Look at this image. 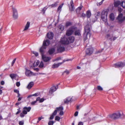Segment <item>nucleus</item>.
<instances>
[{
    "label": "nucleus",
    "instance_id": "obj_37",
    "mask_svg": "<svg viewBox=\"0 0 125 125\" xmlns=\"http://www.w3.org/2000/svg\"><path fill=\"white\" fill-rule=\"evenodd\" d=\"M58 2H56L54 4H52L50 6H51V7H55L57 6V3Z\"/></svg>",
    "mask_w": 125,
    "mask_h": 125
},
{
    "label": "nucleus",
    "instance_id": "obj_30",
    "mask_svg": "<svg viewBox=\"0 0 125 125\" xmlns=\"http://www.w3.org/2000/svg\"><path fill=\"white\" fill-rule=\"evenodd\" d=\"M64 26L61 24L60 25L58 26L59 29H60L61 31H63L64 29Z\"/></svg>",
    "mask_w": 125,
    "mask_h": 125
},
{
    "label": "nucleus",
    "instance_id": "obj_1",
    "mask_svg": "<svg viewBox=\"0 0 125 125\" xmlns=\"http://www.w3.org/2000/svg\"><path fill=\"white\" fill-rule=\"evenodd\" d=\"M107 118L109 120L117 119L120 118H125V115L123 113L121 114L120 112L118 111L112 115H108Z\"/></svg>",
    "mask_w": 125,
    "mask_h": 125
},
{
    "label": "nucleus",
    "instance_id": "obj_44",
    "mask_svg": "<svg viewBox=\"0 0 125 125\" xmlns=\"http://www.w3.org/2000/svg\"><path fill=\"white\" fill-rule=\"evenodd\" d=\"M60 119V117L58 116H56L55 117V120L56 121H59Z\"/></svg>",
    "mask_w": 125,
    "mask_h": 125
},
{
    "label": "nucleus",
    "instance_id": "obj_56",
    "mask_svg": "<svg viewBox=\"0 0 125 125\" xmlns=\"http://www.w3.org/2000/svg\"><path fill=\"white\" fill-rule=\"evenodd\" d=\"M18 111L16 113V114L17 115L19 113H20L21 111V110L20 109H18Z\"/></svg>",
    "mask_w": 125,
    "mask_h": 125
},
{
    "label": "nucleus",
    "instance_id": "obj_55",
    "mask_svg": "<svg viewBox=\"0 0 125 125\" xmlns=\"http://www.w3.org/2000/svg\"><path fill=\"white\" fill-rule=\"evenodd\" d=\"M78 111L76 112L74 114V116H77L78 114Z\"/></svg>",
    "mask_w": 125,
    "mask_h": 125
},
{
    "label": "nucleus",
    "instance_id": "obj_49",
    "mask_svg": "<svg viewBox=\"0 0 125 125\" xmlns=\"http://www.w3.org/2000/svg\"><path fill=\"white\" fill-rule=\"evenodd\" d=\"M44 118L42 117V116H41V117H39L38 118V121L37 122V123H38L39 122V121H40L42 119H43Z\"/></svg>",
    "mask_w": 125,
    "mask_h": 125
},
{
    "label": "nucleus",
    "instance_id": "obj_9",
    "mask_svg": "<svg viewBox=\"0 0 125 125\" xmlns=\"http://www.w3.org/2000/svg\"><path fill=\"white\" fill-rule=\"evenodd\" d=\"M125 65V63L122 62H118L114 65L113 66L115 68L121 67Z\"/></svg>",
    "mask_w": 125,
    "mask_h": 125
},
{
    "label": "nucleus",
    "instance_id": "obj_51",
    "mask_svg": "<svg viewBox=\"0 0 125 125\" xmlns=\"http://www.w3.org/2000/svg\"><path fill=\"white\" fill-rule=\"evenodd\" d=\"M39 95V94L38 93H36L33 94H32L33 96H37Z\"/></svg>",
    "mask_w": 125,
    "mask_h": 125
},
{
    "label": "nucleus",
    "instance_id": "obj_54",
    "mask_svg": "<svg viewBox=\"0 0 125 125\" xmlns=\"http://www.w3.org/2000/svg\"><path fill=\"white\" fill-rule=\"evenodd\" d=\"M14 92H15L17 94H18L19 93V91L17 89H15L14 90Z\"/></svg>",
    "mask_w": 125,
    "mask_h": 125
},
{
    "label": "nucleus",
    "instance_id": "obj_4",
    "mask_svg": "<svg viewBox=\"0 0 125 125\" xmlns=\"http://www.w3.org/2000/svg\"><path fill=\"white\" fill-rule=\"evenodd\" d=\"M65 50V48L64 46L58 43L57 49V52L59 53L63 52Z\"/></svg>",
    "mask_w": 125,
    "mask_h": 125
},
{
    "label": "nucleus",
    "instance_id": "obj_18",
    "mask_svg": "<svg viewBox=\"0 0 125 125\" xmlns=\"http://www.w3.org/2000/svg\"><path fill=\"white\" fill-rule=\"evenodd\" d=\"M68 41L69 42V43H70L73 42L74 41V38L73 36H71L68 38H67Z\"/></svg>",
    "mask_w": 125,
    "mask_h": 125
},
{
    "label": "nucleus",
    "instance_id": "obj_35",
    "mask_svg": "<svg viewBox=\"0 0 125 125\" xmlns=\"http://www.w3.org/2000/svg\"><path fill=\"white\" fill-rule=\"evenodd\" d=\"M63 5V3H62L61 5L59 6L57 9V11H60L61 10V8Z\"/></svg>",
    "mask_w": 125,
    "mask_h": 125
},
{
    "label": "nucleus",
    "instance_id": "obj_6",
    "mask_svg": "<svg viewBox=\"0 0 125 125\" xmlns=\"http://www.w3.org/2000/svg\"><path fill=\"white\" fill-rule=\"evenodd\" d=\"M91 15V11L90 10H88L86 11V17H87L89 20L88 21V24L87 25H89L90 26L91 25V23L90 21V17Z\"/></svg>",
    "mask_w": 125,
    "mask_h": 125
},
{
    "label": "nucleus",
    "instance_id": "obj_10",
    "mask_svg": "<svg viewBox=\"0 0 125 125\" xmlns=\"http://www.w3.org/2000/svg\"><path fill=\"white\" fill-rule=\"evenodd\" d=\"M91 27V25L90 26L89 25H86V28H87V32L86 33V40H89L91 36V33L90 32V27Z\"/></svg>",
    "mask_w": 125,
    "mask_h": 125
},
{
    "label": "nucleus",
    "instance_id": "obj_46",
    "mask_svg": "<svg viewBox=\"0 0 125 125\" xmlns=\"http://www.w3.org/2000/svg\"><path fill=\"white\" fill-rule=\"evenodd\" d=\"M16 60V59L15 58L14 59V60L13 61L12 63H11V66H13V65L15 62Z\"/></svg>",
    "mask_w": 125,
    "mask_h": 125
},
{
    "label": "nucleus",
    "instance_id": "obj_48",
    "mask_svg": "<svg viewBox=\"0 0 125 125\" xmlns=\"http://www.w3.org/2000/svg\"><path fill=\"white\" fill-rule=\"evenodd\" d=\"M103 2V1L102 0L101 2H99L98 3H97V5L98 6L101 5L102 4Z\"/></svg>",
    "mask_w": 125,
    "mask_h": 125
},
{
    "label": "nucleus",
    "instance_id": "obj_21",
    "mask_svg": "<svg viewBox=\"0 0 125 125\" xmlns=\"http://www.w3.org/2000/svg\"><path fill=\"white\" fill-rule=\"evenodd\" d=\"M46 47H45L42 45V47L40 49V52L42 54L43 53L44 50L46 49Z\"/></svg>",
    "mask_w": 125,
    "mask_h": 125
},
{
    "label": "nucleus",
    "instance_id": "obj_43",
    "mask_svg": "<svg viewBox=\"0 0 125 125\" xmlns=\"http://www.w3.org/2000/svg\"><path fill=\"white\" fill-rule=\"evenodd\" d=\"M54 123V122L53 121H50L48 123L49 125H53Z\"/></svg>",
    "mask_w": 125,
    "mask_h": 125
},
{
    "label": "nucleus",
    "instance_id": "obj_63",
    "mask_svg": "<svg viewBox=\"0 0 125 125\" xmlns=\"http://www.w3.org/2000/svg\"><path fill=\"white\" fill-rule=\"evenodd\" d=\"M1 84L2 85H3L4 84V82L3 81H2L1 82Z\"/></svg>",
    "mask_w": 125,
    "mask_h": 125
},
{
    "label": "nucleus",
    "instance_id": "obj_57",
    "mask_svg": "<svg viewBox=\"0 0 125 125\" xmlns=\"http://www.w3.org/2000/svg\"><path fill=\"white\" fill-rule=\"evenodd\" d=\"M47 8H46V7H44L42 9V11L44 13L45 11L46 10Z\"/></svg>",
    "mask_w": 125,
    "mask_h": 125
},
{
    "label": "nucleus",
    "instance_id": "obj_15",
    "mask_svg": "<svg viewBox=\"0 0 125 125\" xmlns=\"http://www.w3.org/2000/svg\"><path fill=\"white\" fill-rule=\"evenodd\" d=\"M65 62V61L64 60L63 62H62L56 64H54L52 65V68L53 69L57 68L60 65H61Z\"/></svg>",
    "mask_w": 125,
    "mask_h": 125
},
{
    "label": "nucleus",
    "instance_id": "obj_29",
    "mask_svg": "<svg viewBox=\"0 0 125 125\" xmlns=\"http://www.w3.org/2000/svg\"><path fill=\"white\" fill-rule=\"evenodd\" d=\"M109 17L110 19L112 21H113L114 19V17L113 13H112L109 16Z\"/></svg>",
    "mask_w": 125,
    "mask_h": 125
},
{
    "label": "nucleus",
    "instance_id": "obj_25",
    "mask_svg": "<svg viewBox=\"0 0 125 125\" xmlns=\"http://www.w3.org/2000/svg\"><path fill=\"white\" fill-rule=\"evenodd\" d=\"M34 83L33 82H30L27 86V88L29 89H30L33 86Z\"/></svg>",
    "mask_w": 125,
    "mask_h": 125
},
{
    "label": "nucleus",
    "instance_id": "obj_58",
    "mask_svg": "<svg viewBox=\"0 0 125 125\" xmlns=\"http://www.w3.org/2000/svg\"><path fill=\"white\" fill-rule=\"evenodd\" d=\"M103 50V49H102V50H101L100 51H99L96 52V53H100Z\"/></svg>",
    "mask_w": 125,
    "mask_h": 125
},
{
    "label": "nucleus",
    "instance_id": "obj_5",
    "mask_svg": "<svg viewBox=\"0 0 125 125\" xmlns=\"http://www.w3.org/2000/svg\"><path fill=\"white\" fill-rule=\"evenodd\" d=\"M63 45L69 44L67 38L64 37L62 38L60 42L58 43Z\"/></svg>",
    "mask_w": 125,
    "mask_h": 125
},
{
    "label": "nucleus",
    "instance_id": "obj_32",
    "mask_svg": "<svg viewBox=\"0 0 125 125\" xmlns=\"http://www.w3.org/2000/svg\"><path fill=\"white\" fill-rule=\"evenodd\" d=\"M56 110H57V111H61L62 110H63V108L61 106L59 107H58L57 108H56Z\"/></svg>",
    "mask_w": 125,
    "mask_h": 125
},
{
    "label": "nucleus",
    "instance_id": "obj_24",
    "mask_svg": "<svg viewBox=\"0 0 125 125\" xmlns=\"http://www.w3.org/2000/svg\"><path fill=\"white\" fill-rule=\"evenodd\" d=\"M108 13V11L107 10L103 11L101 14V16H107V14Z\"/></svg>",
    "mask_w": 125,
    "mask_h": 125
},
{
    "label": "nucleus",
    "instance_id": "obj_16",
    "mask_svg": "<svg viewBox=\"0 0 125 125\" xmlns=\"http://www.w3.org/2000/svg\"><path fill=\"white\" fill-rule=\"evenodd\" d=\"M50 43V42L48 40H44L43 43V45L45 47L48 46Z\"/></svg>",
    "mask_w": 125,
    "mask_h": 125
},
{
    "label": "nucleus",
    "instance_id": "obj_3",
    "mask_svg": "<svg viewBox=\"0 0 125 125\" xmlns=\"http://www.w3.org/2000/svg\"><path fill=\"white\" fill-rule=\"evenodd\" d=\"M31 109V107H25L23 108V110L22 113L20 114V116L21 117H23L24 116V115L27 114V112H29L30 111Z\"/></svg>",
    "mask_w": 125,
    "mask_h": 125
},
{
    "label": "nucleus",
    "instance_id": "obj_52",
    "mask_svg": "<svg viewBox=\"0 0 125 125\" xmlns=\"http://www.w3.org/2000/svg\"><path fill=\"white\" fill-rule=\"evenodd\" d=\"M20 85V83L19 82H18L16 83V85L17 87L19 86Z\"/></svg>",
    "mask_w": 125,
    "mask_h": 125
},
{
    "label": "nucleus",
    "instance_id": "obj_50",
    "mask_svg": "<svg viewBox=\"0 0 125 125\" xmlns=\"http://www.w3.org/2000/svg\"><path fill=\"white\" fill-rule=\"evenodd\" d=\"M61 59V58L60 57H59L56 59H55L54 60H53L52 61L53 62H54V61H58L59 60H60Z\"/></svg>",
    "mask_w": 125,
    "mask_h": 125
},
{
    "label": "nucleus",
    "instance_id": "obj_31",
    "mask_svg": "<svg viewBox=\"0 0 125 125\" xmlns=\"http://www.w3.org/2000/svg\"><path fill=\"white\" fill-rule=\"evenodd\" d=\"M13 17L14 19H17L18 17V13H13Z\"/></svg>",
    "mask_w": 125,
    "mask_h": 125
},
{
    "label": "nucleus",
    "instance_id": "obj_17",
    "mask_svg": "<svg viewBox=\"0 0 125 125\" xmlns=\"http://www.w3.org/2000/svg\"><path fill=\"white\" fill-rule=\"evenodd\" d=\"M47 36L48 38L49 39H52L53 38V33L52 32H49L47 33Z\"/></svg>",
    "mask_w": 125,
    "mask_h": 125
},
{
    "label": "nucleus",
    "instance_id": "obj_26",
    "mask_svg": "<svg viewBox=\"0 0 125 125\" xmlns=\"http://www.w3.org/2000/svg\"><path fill=\"white\" fill-rule=\"evenodd\" d=\"M121 2L119 1H117L115 2L114 5L115 7H117L119 5H121Z\"/></svg>",
    "mask_w": 125,
    "mask_h": 125
},
{
    "label": "nucleus",
    "instance_id": "obj_39",
    "mask_svg": "<svg viewBox=\"0 0 125 125\" xmlns=\"http://www.w3.org/2000/svg\"><path fill=\"white\" fill-rule=\"evenodd\" d=\"M97 90L99 91H102L103 90V88L100 86H97Z\"/></svg>",
    "mask_w": 125,
    "mask_h": 125
},
{
    "label": "nucleus",
    "instance_id": "obj_61",
    "mask_svg": "<svg viewBox=\"0 0 125 125\" xmlns=\"http://www.w3.org/2000/svg\"><path fill=\"white\" fill-rule=\"evenodd\" d=\"M54 115H52L51 116V117L50 118V119L51 120L53 119L54 118Z\"/></svg>",
    "mask_w": 125,
    "mask_h": 125
},
{
    "label": "nucleus",
    "instance_id": "obj_45",
    "mask_svg": "<svg viewBox=\"0 0 125 125\" xmlns=\"http://www.w3.org/2000/svg\"><path fill=\"white\" fill-rule=\"evenodd\" d=\"M24 121H20L19 122V124L20 125H23L24 124Z\"/></svg>",
    "mask_w": 125,
    "mask_h": 125
},
{
    "label": "nucleus",
    "instance_id": "obj_28",
    "mask_svg": "<svg viewBox=\"0 0 125 125\" xmlns=\"http://www.w3.org/2000/svg\"><path fill=\"white\" fill-rule=\"evenodd\" d=\"M101 18L103 21L106 22L107 20V16H101Z\"/></svg>",
    "mask_w": 125,
    "mask_h": 125
},
{
    "label": "nucleus",
    "instance_id": "obj_53",
    "mask_svg": "<svg viewBox=\"0 0 125 125\" xmlns=\"http://www.w3.org/2000/svg\"><path fill=\"white\" fill-rule=\"evenodd\" d=\"M37 102L36 101H34L32 102L31 103V104L32 105L35 104Z\"/></svg>",
    "mask_w": 125,
    "mask_h": 125
},
{
    "label": "nucleus",
    "instance_id": "obj_7",
    "mask_svg": "<svg viewBox=\"0 0 125 125\" xmlns=\"http://www.w3.org/2000/svg\"><path fill=\"white\" fill-rule=\"evenodd\" d=\"M76 27L74 28L72 27L70 28L67 31L66 33V35L67 36H69L71 35L73 33L74 31L76 29Z\"/></svg>",
    "mask_w": 125,
    "mask_h": 125
},
{
    "label": "nucleus",
    "instance_id": "obj_19",
    "mask_svg": "<svg viewBox=\"0 0 125 125\" xmlns=\"http://www.w3.org/2000/svg\"><path fill=\"white\" fill-rule=\"evenodd\" d=\"M70 5L71 8L70 7V10L72 11L74 10V4L72 0L70 3Z\"/></svg>",
    "mask_w": 125,
    "mask_h": 125
},
{
    "label": "nucleus",
    "instance_id": "obj_60",
    "mask_svg": "<svg viewBox=\"0 0 125 125\" xmlns=\"http://www.w3.org/2000/svg\"><path fill=\"white\" fill-rule=\"evenodd\" d=\"M44 99L43 98L41 99L39 102L40 103L42 102H43L44 101Z\"/></svg>",
    "mask_w": 125,
    "mask_h": 125
},
{
    "label": "nucleus",
    "instance_id": "obj_62",
    "mask_svg": "<svg viewBox=\"0 0 125 125\" xmlns=\"http://www.w3.org/2000/svg\"><path fill=\"white\" fill-rule=\"evenodd\" d=\"M40 99H41L39 97H38L36 99V101L37 102V101H40Z\"/></svg>",
    "mask_w": 125,
    "mask_h": 125
},
{
    "label": "nucleus",
    "instance_id": "obj_59",
    "mask_svg": "<svg viewBox=\"0 0 125 125\" xmlns=\"http://www.w3.org/2000/svg\"><path fill=\"white\" fill-rule=\"evenodd\" d=\"M59 114L61 115H62L63 114V112L62 110L60 111Z\"/></svg>",
    "mask_w": 125,
    "mask_h": 125
},
{
    "label": "nucleus",
    "instance_id": "obj_2",
    "mask_svg": "<svg viewBox=\"0 0 125 125\" xmlns=\"http://www.w3.org/2000/svg\"><path fill=\"white\" fill-rule=\"evenodd\" d=\"M77 14L79 17H85L86 16L85 13H84L85 11L84 8L82 5L78 8L76 10Z\"/></svg>",
    "mask_w": 125,
    "mask_h": 125
},
{
    "label": "nucleus",
    "instance_id": "obj_11",
    "mask_svg": "<svg viewBox=\"0 0 125 125\" xmlns=\"http://www.w3.org/2000/svg\"><path fill=\"white\" fill-rule=\"evenodd\" d=\"M93 49L92 47L87 48L86 50V55H90L93 53Z\"/></svg>",
    "mask_w": 125,
    "mask_h": 125
},
{
    "label": "nucleus",
    "instance_id": "obj_12",
    "mask_svg": "<svg viewBox=\"0 0 125 125\" xmlns=\"http://www.w3.org/2000/svg\"><path fill=\"white\" fill-rule=\"evenodd\" d=\"M42 58L43 61L45 62H49L51 59V57H47L42 55Z\"/></svg>",
    "mask_w": 125,
    "mask_h": 125
},
{
    "label": "nucleus",
    "instance_id": "obj_23",
    "mask_svg": "<svg viewBox=\"0 0 125 125\" xmlns=\"http://www.w3.org/2000/svg\"><path fill=\"white\" fill-rule=\"evenodd\" d=\"M55 51V49L54 48H51L49 50L48 52L51 55L54 53Z\"/></svg>",
    "mask_w": 125,
    "mask_h": 125
},
{
    "label": "nucleus",
    "instance_id": "obj_41",
    "mask_svg": "<svg viewBox=\"0 0 125 125\" xmlns=\"http://www.w3.org/2000/svg\"><path fill=\"white\" fill-rule=\"evenodd\" d=\"M44 63L43 62H41L40 64L39 65V67L40 68H42L43 67Z\"/></svg>",
    "mask_w": 125,
    "mask_h": 125
},
{
    "label": "nucleus",
    "instance_id": "obj_33",
    "mask_svg": "<svg viewBox=\"0 0 125 125\" xmlns=\"http://www.w3.org/2000/svg\"><path fill=\"white\" fill-rule=\"evenodd\" d=\"M17 76V75L15 74H10V76L11 78L13 79L15 77Z\"/></svg>",
    "mask_w": 125,
    "mask_h": 125
},
{
    "label": "nucleus",
    "instance_id": "obj_47",
    "mask_svg": "<svg viewBox=\"0 0 125 125\" xmlns=\"http://www.w3.org/2000/svg\"><path fill=\"white\" fill-rule=\"evenodd\" d=\"M57 112V110H55L54 112L52 114V115H53L54 116L56 115Z\"/></svg>",
    "mask_w": 125,
    "mask_h": 125
},
{
    "label": "nucleus",
    "instance_id": "obj_8",
    "mask_svg": "<svg viewBox=\"0 0 125 125\" xmlns=\"http://www.w3.org/2000/svg\"><path fill=\"white\" fill-rule=\"evenodd\" d=\"M26 71L25 72V74L26 76H31L32 75H35L36 74L30 71V70H28L27 68H25Z\"/></svg>",
    "mask_w": 125,
    "mask_h": 125
},
{
    "label": "nucleus",
    "instance_id": "obj_36",
    "mask_svg": "<svg viewBox=\"0 0 125 125\" xmlns=\"http://www.w3.org/2000/svg\"><path fill=\"white\" fill-rule=\"evenodd\" d=\"M12 9L13 13H18L16 9L13 8Z\"/></svg>",
    "mask_w": 125,
    "mask_h": 125
},
{
    "label": "nucleus",
    "instance_id": "obj_34",
    "mask_svg": "<svg viewBox=\"0 0 125 125\" xmlns=\"http://www.w3.org/2000/svg\"><path fill=\"white\" fill-rule=\"evenodd\" d=\"M72 23L71 22H66L65 25V27H67L71 25Z\"/></svg>",
    "mask_w": 125,
    "mask_h": 125
},
{
    "label": "nucleus",
    "instance_id": "obj_42",
    "mask_svg": "<svg viewBox=\"0 0 125 125\" xmlns=\"http://www.w3.org/2000/svg\"><path fill=\"white\" fill-rule=\"evenodd\" d=\"M32 52L36 56L38 55V52L34 51H32Z\"/></svg>",
    "mask_w": 125,
    "mask_h": 125
},
{
    "label": "nucleus",
    "instance_id": "obj_14",
    "mask_svg": "<svg viewBox=\"0 0 125 125\" xmlns=\"http://www.w3.org/2000/svg\"><path fill=\"white\" fill-rule=\"evenodd\" d=\"M107 37L111 41L113 40V41L115 40L117 38V37L115 36H114L113 38H112L111 37H113V34H108L107 35Z\"/></svg>",
    "mask_w": 125,
    "mask_h": 125
},
{
    "label": "nucleus",
    "instance_id": "obj_27",
    "mask_svg": "<svg viewBox=\"0 0 125 125\" xmlns=\"http://www.w3.org/2000/svg\"><path fill=\"white\" fill-rule=\"evenodd\" d=\"M71 99V98L70 97H68L67 99L64 100V102L65 103L67 104L68 103Z\"/></svg>",
    "mask_w": 125,
    "mask_h": 125
},
{
    "label": "nucleus",
    "instance_id": "obj_64",
    "mask_svg": "<svg viewBox=\"0 0 125 125\" xmlns=\"http://www.w3.org/2000/svg\"><path fill=\"white\" fill-rule=\"evenodd\" d=\"M78 125H83V123L81 122H80L79 123Z\"/></svg>",
    "mask_w": 125,
    "mask_h": 125
},
{
    "label": "nucleus",
    "instance_id": "obj_20",
    "mask_svg": "<svg viewBox=\"0 0 125 125\" xmlns=\"http://www.w3.org/2000/svg\"><path fill=\"white\" fill-rule=\"evenodd\" d=\"M57 89L56 87L55 86H53L50 89L49 91V94H52Z\"/></svg>",
    "mask_w": 125,
    "mask_h": 125
},
{
    "label": "nucleus",
    "instance_id": "obj_22",
    "mask_svg": "<svg viewBox=\"0 0 125 125\" xmlns=\"http://www.w3.org/2000/svg\"><path fill=\"white\" fill-rule=\"evenodd\" d=\"M30 22H27V24L25 25V26L24 28L23 31H27L28 29L30 26Z\"/></svg>",
    "mask_w": 125,
    "mask_h": 125
},
{
    "label": "nucleus",
    "instance_id": "obj_13",
    "mask_svg": "<svg viewBox=\"0 0 125 125\" xmlns=\"http://www.w3.org/2000/svg\"><path fill=\"white\" fill-rule=\"evenodd\" d=\"M117 19L119 21L122 22L125 20V18L124 17H123V15L122 14H120L119 15Z\"/></svg>",
    "mask_w": 125,
    "mask_h": 125
},
{
    "label": "nucleus",
    "instance_id": "obj_40",
    "mask_svg": "<svg viewBox=\"0 0 125 125\" xmlns=\"http://www.w3.org/2000/svg\"><path fill=\"white\" fill-rule=\"evenodd\" d=\"M75 34L76 35H80V31L79 30L76 31L75 32Z\"/></svg>",
    "mask_w": 125,
    "mask_h": 125
},
{
    "label": "nucleus",
    "instance_id": "obj_38",
    "mask_svg": "<svg viewBox=\"0 0 125 125\" xmlns=\"http://www.w3.org/2000/svg\"><path fill=\"white\" fill-rule=\"evenodd\" d=\"M121 6H122L123 8H125V2L123 1L121 3Z\"/></svg>",
    "mask_w": 125,
    "mask_h": 125
}]
</instances>
